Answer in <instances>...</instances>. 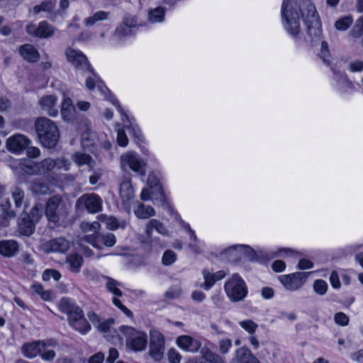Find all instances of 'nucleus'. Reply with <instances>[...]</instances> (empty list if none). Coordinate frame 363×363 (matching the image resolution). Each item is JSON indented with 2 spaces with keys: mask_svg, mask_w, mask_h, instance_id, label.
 I'll list each match as a JSON object with an SVG mask.
<instances>
[{
  "mask_svg": "<svg viewBox=\"0 0 363 363\" xmlns=\"http://www.w3.org/2000/svg\"><path fill=\"white\" fill-rule=\"evenodd\" d=\"M305 22L311 41L320 39L321 23L315 5L311 0H283L281 8V23L285 30L297 37L301 30L300 17Z\"/></svg>",
  "mask_w": 363,
  "mask_h": 363,
  "instance_id": "f257e3e1",
  "label": "nucleus"
},
{
  "mask_svg": "<svg viewBox=\"0 0 363 363\" xmlns=\"http://www.w3.org/2000/svg\"><path fill=\"white\" fill-rule=\"evenodd\" d=\"M35 127L43 146L47 148L56 146L60 138V133L57 125L52 121L45 117L39 118L35 121Z\"/></svg>",
  "mask_w": 363,
  "mask_h": 363,
  "instance_id": "f03ea898",
  "label": "nucleus"
},
{
  "mask_svg": "<svg viewBox=\"0 0 363 363\" xmlns=\"http://www.w3.org/2000/svg\"><path fill=\"white\" fill-rule=\"evenodd\" d=\"M118 330L125 337V347L128 350L139 352L146 349L147 335L145 332L128 325H121Z\"/></svg>",
  "mask_w": 363,
  "mask_h": 363,
  "instance_id": "7ed1b4c3",
  "label": "nucleus"
},
{
  "mask_svg": "<svg viewBox=\"0 0 363 363\" xmlns=\"http://www.w3.org/2000/svg\"><path fill=\"white\" fill-rule=\"evenodd\" d=\"M224 291L233 302L242 301L247 295V286L244 279L237 273L233 274L224 284Z\"/></svg>",
  "mask_w": 363,
  "mask_h": 363,
  "instance_id": "20e7f679",
  "label": "nucleus"
},
{
  "mask_svg": "<svg viewBox=\"0 0 363 363\" xmlns=\"http://www.w3.org/2000/svg\"><path fill=\"white\" fill-rule=\"evenodd\" d=\"M121 168L123 171L132 170L137 174L144 177L146 174V162L135 152L128 151L120 157Z\"/></svg>",
  "mask_w": 363,
  "mask_h": 363,
  "instance_id": "39448f33",
  "label": "nucleus"
},
{
  "mask_svg": "<svg viewBox=\"0 0 363 363\" xmlns=\"http://www.w3.org/2000/svg\"><path fill=\"white\" fill-rule=\"evenodd\" d=\"M165 337L157 330H150L148 355L155 362L162 360L165 352Z\"/></svg>",
  "mask_w": 363,
  "mask_h": 363,
  "instance_id": "423d86ee",
  "label": "nucleus"
},
{
  "mask_svg": "<svg viewBox=\"0 0 363 363\" xmlns=\"http://www.w3.org/2000/svg\"><path fill=\"white\" fill-rule=\"evenodd\" d=\"M67 214L65 203L60 196L50 198L47 202L45 216L49 223L55 226L60 224V219Z\"/></svg>",
  "mask_w": 363,
  "mask_h": 363,
  "instance_id": "0eeeda50",
  "label": "nucleus"
},
{
  "mask_svg": "<svg viewBox=\"0 0 363 363\" xmlns=\"http://www.w3.org/2000/svg\"><path fill=\"white\" fill-rule=\"evenodd\" d=\"M103 201L97 194H84L77 201L76 207L79 209L86 210L89 213H96L102 210Z\"/></svg>",
  "mask_w": 363,
  "mask_h": 363,
  "instance_id": "6e6552de",
  "label": "nucleus"
},
{
  "mask_svg": "<svg viewBox=\"0 0 363 363\" xmlns=\"http://www.w3.org/2000/svg\"><path fill=\"white\" fill-rule=\"evenodd\" d=\"M311 272H294L286 275H281L279 280L284 288L290 291H296L303 286Z\"/></svg>",
  "mask_w": 363,
  "mask_h": 363,
  "instance_id": "1a4fd4ad",
  "label": "nucleus"
},
{
  "mask_svg": "<svg viewBox=\"0 0 363 363\" xmlns=\"http://www.w3.org/2000/svg\"><path fill=\"white\" fill-rule=\"evenodd\" d=\"M56 28L46 21H43L38 26L30 23L26 26V33L33 37L48 38L54 35Z\"/></svg>",
  "mask_w": 363,
  "mask_h": 363,
  "instance_id": "9d476101",
  "label": "nucleus"
},
{
  "mask_svg": "<svg viewBox=\"0 0 363 363\" xmlns=\"http://www.w3.org/2000/svg\"><path fill=\"white\" fill-rule=\"evenodd\" d=\"M106 98L108 101L116 106L118 112L123 116V118L121 119L122 121H126L129 123V125H126V127L129 130L130 133L132 134L135 138L139 140H142V132L138 125L135 123L134 118H130L129 116L124 112L117 99H116L112 94H109L108 96H106Z\"/></svg>",
  "mask_w": 363,
  "mask_h": 363,
  "instance_id": "9b49d317",
  "label": "nucleus"
},
{
  "mask_svg": "<svg viewBox=\"0 0 363 363\" xmlns=\"http://www.w3.org/2000/svg\"><path fill=\"white\" fill-rule=\"evenodd\" d=\"M65 55L67 60L77 69L92 72L91 65L88 62L87 57L80 50L68 48L65 51Z\"/></svg>",
  "mask_w": 363,
  "mask_h": 363,
  "instance_id": "f8f14e48",
  "label": "nucleus"
},
{
  "mask_svg": "<svg viewBox=\"0 0 363 363\" xmlns=\"http://www.w3.org/2000/svg\"><path fill=\"white\" fill-rule=\"evenodd\" d=\"M41 248L46 253L64 254L70 248V241L64 237H58L45 242Z\"/></svg>",
  "mask_w": 363,
  "mask_h": 363,
  "instance_id": "ddd939ff",
  "label": "nucleus"
},
{
  "mask_svg": "<svg viewBox=\"0 0 363 363\" xmlns=\"http://www.w3.org/2000/svg\"><path fill=\"white\" fill-rule=\"evenodd\" d=\"M119 196L125 208L129 209L130 202L135 197V189L130 177H123L119 184Z\"/></svg>",
  "mask_w": 363,
  "mask_h": 363,
  "instance_id": "4468645a",
  "label": "nucleus"
},
{
  "mask_svg": "<svg viewBox=\"0 0 363 363\" xmlns=\"http://www.w3.org/2000/svg\"><path fill=\"white\" fill-rule=\"evenodd\" d=\"M30 140L25 135L16 134L6 140L8 150L16 154H20L30 145Z\"/></svg>",
  "mask_w": 363,
  "mask_h": 363,
  "instance_id": "2eb2a0df",
  "label": "nucleus"
},
{
  "mask_svg": "<svg viewBox=\"0 0 363 363\" xmlns=\"http://www.w3.org/2000/svg\"><path fill=\"white\" fill-rule=\"evenodd\" d=\"M242 254L247 257H252L255 255V251L249 245H235L221 252V255L228 258H238Z\"/></svg>",
  "mask_w": 363,
  "mask_h": 363,
  "instance_id": "dca6fc26",
  "label": "nucleus"
},
{
  "mask_svg": "<svg viewBox=\"0 0 363 363\" xmlns=\"http://www.w3.org/2000/svg\"><path fill=\"white\" fill-rule=\"evenodd\" d=\"M57 162L55 160L51 158H46L39 163H34L30 162L28 167L30 169V173L45 174L54 169L57 165Z\"/></svg>",
  "mask_w": 363,
  "mask_h": 363,
  "instance_id": "f3484780",
  "label": "nucleus"
},
{
  "mask_svg": "<svg viewBox=\"0 0 363 363\" xmlns=\"http://www.w3.org/2000/svg\"><path fill=\"white\" fill-rule=\"evenodd\" d=\"M177 344L180 348L190 352H197L201 345L199 340L189 335H181L178 337Z\"/></svg>",
  "mask_w": 363,
  "mask_h": 363,
  "instance_id": "a211bd4d",
  "label": "nucleus"
},
{
  "mask_svg": "<svg viewBox=\"0 0 363 363\" xmlns=\"http://www.w3.org/2000/svg\"><path fill=\"white\" fill-rule=\"evenodd\" d=\"M233 362L234 363H260L259 359L245 346L241 347L235 351Z\"/></svg>",
  "mask_w": 363,
  "mask_h": 363,
  "instance_id": "6ab92c4d",
  "label": "nucleus"
},
{
  "mask_svg": "<svg viewBox=\"0 0 363 363\" xmlns=\"http://www.w3.org/2000/svg\"><path fill=\"white\" fill-rule=\"evenodd\" d=\"M153 230L164 236H169V231L159 220L150 219L145 225V233L147 238H151Z\"/></svg>",
  "mask_w": 363,
  "mask_h": 363,
  "instance_id": "aec40b11",
  "label": "nucleus"
},
{
  "mask_svg": "<svg viewBox=\"0 0 363 363\" xmlns=\"http://www.w3.org/2000/svg\"><path fill=\"white\" fill-rule=\"evenodd\" d=\"M41 108L47 112L51 117H55L58 114L57 108H56L57 98L54 95H48L43 97L40 101Z\"/></svg>",
  "mask_w": 363,
  "mask_h": 363,
  "instance_id": "412c9836",
  "label": "nucleus"
},
{
  "mask_svg": "<svg viewBox=\"0 0 363 363\" xmlns=\"http://www.w3.org/2000/svg\"><path fill=\"white\" fill-rule=\"evenodd\" d=\"M135 216L139 219H148L155 216V211L152 206L145 205L140 201H137L133 209Z\"/></svg>",
  "mask_w": 363,
  "mask_h": 363,
  "instance_id": "4be33fe9",
  "label": "nucleus"
},
{
  "mask_svg": "<svg viewBox=\"0 0 363 363\" xmlns=\"http://www.w3.org/2000/svg\"><path fill=\"white\" fill-rule=\"evenodd\" d=\"M40 344L43 342L39 340L24 343L21 348V352L27 358H34L42 352Z\"/></svg>",
  "mask_w": 363,
  "mask_h": 363,
  "instance_id": "5701e85b",
  "label": "nucleus"
},
{
  "mask_svg": "<svg viewBox=\"0 0 363 363\" xmlns=\"http://www.w3.org/2000/svg\"><path fill=\"white\" fill-rule=\"evenodd\" d=\"M19 52L25 60L30 62H35L40 59L38 51L30 44L20 46Z\"/></svg>",
  "mask_w": 363,
  "mask_h": 363,
  "instance_id": "b1692460",
  "label": "nucleus"
},
{
  "mask_svg": "<svg viewBox=\"0 0 363 363\" xmlns=\"http://www.w3.org/2000/svg\"><path fill=\"white\" fill-rule=\"evenodd\" d=\"M61 116L63 120L72 121L76 116V109L69 98H65L63 100L61 107Z\"/></svg>",
  "mask_w": 363,
  "mask_h": 363,
  "instance_id": "393cba45",
  "label": "nucleus"
},
{
  "mask_svg": "<svg viewBox=\"0 0 363 363\" xmlns=\"http://www.w3.org/2000/svg\"><path fill=\"white\" fill-rule=\"evenodd\" d=\"M167 9L159 6L154 9H150L147 13V21L150 23H161L164 21Z\"/></svg>",
  "mask_w": 363,
  "mask_h": 363,
  "instance_id": "a878e982",
  "label": "nucleus"
},
{
  "mask_svg": "<svg viewBox=\"0 0 363 363\" xmlns=\"http://www.w3.org/2000/svg\"><path fill=\"white\" fill-rule=\"evenodd\" d=\"M97 218L100 222L104 223L106 225V228L111 230H114L119 228H124L126 225L125 221H119L116 218L108 216L105 214L99 215Z\"/></svg>",
  "mask_w": 363,
  "mask_h": 363,
  "instance_id": "bb28decb",
  "label": "nucleus"
},
{
  "mask_svg": "<svg viewBox=\"0 0 363 363\" xmlns=\"http://www.w3.org/2000/svg\"><path fill=\"white\" fill-rule=\"evenodd\" d=\"M161 173L157 171H152L147 176V184L150 189H155L160 192V200L164 201L165 197L160 186Z\"/></svg>",
  "mask_w": 363,
  "mask_h": 363,
  "instance_id": "cd10ccee",
  "label": "nucleus"
},
{
  "mask_svg": "<svg viewBox=\"0 0 363 363\" xmlns=\"http://www.w3.org/2000/svg\"><path fill=\"white\" fill-rule=\"evenodd\" d=\"M18 250V245L15 240L0 241V254L4 257H12Z\"/></svg>",
  "mask_w": 363,
  "mask_h": 363,
  "instance_id": "c85d7f7f",
  "label": "nucleus"
},
{
  "mask_svg": "<svg viewBox=\"0 0 363 363\" xmlns=\"http://www.w3.org/2000/svg\"><path fill=\"white\" fill-rule=\"evenodd\" d=\"M72 159L78 166L87 165L90 168H93L95 165V161L86 153L77 152L72 155Z\"/></svg>",
  "mask_w": 363,
  "mask_h": 363,
  "instance_id": "c756f323",
  "label": "nucleus"
},
{
  "mask_svg": "<svg viewBox=\"0 0 363 363\" xmlns=\"http://www.w3.org/2000/svg\"><path fill=\"white\" fill-rule=\"evenodd\" d=\"M110 13L105 11H98L92 16H89L84 20V24L87 26H93L98 22L106 21L108 18Z\"/></svg>",
  "mask_w": 363,
  "mask_h": 363,
  "instance_id": "7c9ffc66",
  "label": "nucleus"
},
{
  "mask_svg": "<svg viewBox=\"0 0 363 363\" xmlns=\"http://www.w3.org/2000/svg\"><path fill=\"white\" fill-rule=\"evenodd\" d=\"M66 262L71 272L77 273L83 264V258L78 254H71L67 257Z\"/></svg>",
  "mask_w": 363,
  "mask_h": 363,
  "instance_id": "2f4dec72",
  "label": "nucleus"
},
{
  "mask_svg": "<svg viewBox=\"0 0 363 363\" xmlns=\"http://www.w3.org/2000/svg\"><path fill=\"white\" fill-rule=\"evenodd\" d=\"M82 240L97 249H101L103 246H105V237L104 234L96 233L95 235H85Z\"/></svg>",
  "mask_w": 363,
  "mask_h": 363,
  "instance_id": "473e14b6",
  "label": "nucleus"
},
{
  "mask_svg": "<svg viewBox=\"0 0 363 363\" xmlns=\"http://www.w3.org/2000/svg\"><path fill=\"white\" fill-rule=\"evenodd\" d=\"M78 306L69 298H62L58 303L59 310L67 315L72 312Z\"/></svg>",
  "mask_w": 363,
  "mask_h": 363,
  "instance_id": "72a5a7b5",
  "label": "nucleus"
},
{
  "mask_svg": "<svg viewBox=\"0 0 363 363\" xmlns=\"http://www.w3.org/2000/svg\"><path fill=\"white\" fill-rule=\"evenodd\" d=\"M86 86L88 89L104 91L106 89L105 84L96 76L87 77L86 80Z\"/></svg>",
  "mask_w": 363,
  "mask_h": 363,
  "instance_id": "f704fd0d",
  "label": "nucleus"
},
{
  "mask_svg": "<svg viewBox=\"0 0 363 363\" xmlns=\"http://www.w3.org/2000/svg\"><path fill=\"white\" fill-rule=\"evenodd\" d=\"M104 279H106V289L112 293L113 295L121 297L123 295V292L121 289L118 288V286L121 285V284L116 281L115 279L108 277H104Z\"/></svg>",
  "mask_w": 363,
  "mask_h": 363,
  "instance_id": "c9c22d12",
  "label": "nucleus"
},
{
  "mask_svg": "<svg viewBox=\"0 0 363 363\" xmlns=\"http://www.w3.org/2000/svg\"><path fill=\"white\" fill-rule=\"evenodd\" d=\"M318 56L326 65H330L331 62V54L329 50L328 44L326 41L322 40L320 43V50Z\"/></svg>",
  "mask_w": 363,
  "mask_h": 363,
  "instance_id": "e433bc0d",
  "label": "nucleus"
},
{
  "mask_svg": "<svg viewBox=\"0 0 363 363\" xmlns=\"http://www.w3.org/2000/svg\"><path fill=\"white\" fill-rule=\"evenodd\" d=\"M201 352L203 358L211 363H225L223 357L213 352L208 348H202Z\"/></svg>",
  "mask_w": 363,
  "mask_h": 363,
  "instance_id": "4c0bfd02",
  "label": "nucleus"
},
{
  "mask_svg": "<svg viewBox=\"0 0 363 363\" xmlns=\"http://www.w3.org/2000/svg\"><path fill=\"white\" fill-rule=\"evenodd\" d=\"M71 326L82 335L86 334L91 330V325L84 316L74 322Z\"/></svg>",
  "mask_w": 363,
  "mask_h": 363,
  "instance_id": "58836bf2",
  "label": "nucleus"
},
{
  "mask_svg": "<svg viewBox=\"0 0 363 363\" xmlns=\"http://www.w3.org/2000/svg\"><path fill=\"white\" fill-rule=\"evenodd\" d=\"M295 253L296 252L290 248L281 247L275 251L270 252L267 254V256L271 259L274 257L286 258L287 257L294 256Z\"/></svg>",
  "mask_w": 363,
  "mask_h": 363,
  "instance_id": "ea45409f",
  "label": "nucleus"
},
{
  "mask_svg": "<svg viewBox=\"0 0 363 363\" xmlns=\"http://www.w3.org/2000/svg\"><path fill=\"white\" fill-rule=\"evenodd\" d=\"M115 320L113 318H108L106 320H104L102 322H99L98 325H96L97 329L104 333H111L113 332V335H117V331L114 329L112 330L111 325L114 323Z\"/></svg>",
  "mask_w": 363,
  "mask_h": 363,
  "instance_id": "a19ab883",
  "label": "nucleus"
},
{
  "mask_svg": "<svg viewBox=\"0 0 363 363\" xmlns=\"http://www.w3.org/2000/svg\"><path fill=\"white\" fill-rule=\"evenodd\" d=\"M204 283L201 286L205 290L208 291L216 282L213 274L208 269H204L202 271Z\"/></svg>",
  "mask_w": 363,
  "mask_h": 363,
  "instance_id": "79ce46f5",
  "label": "nucleus"
},
{
  "mask_svg": "<svg viewBox=\"0 0 363 363\" xmlns=\"http://www.w3.org/2000/svg\"><path fill=\"white\" fill-rule=\"evenodd\" d=\"M55 6V4L52 1H44L40 4L35 5L33 9L35 14H38L41 11L51 13Z\"/></svg>",
  "mask_w": 363,
  "mask_h": 363,
  "instance_id": "37998d69",
  "label": "nucleus"
},
{
  "mask_svg": "<svg viewBox=\"0 0 363 363\" xmlns=\"http://www.w3.org/2000/svg\"><path fill=\"white\" fill-rule=\"evenodd\" d=\"M80 228L84 233L91 232L92 234L95 235L99 230L101 225L99 221H94L93 223L83 221L80 224Z\"/></svg>",
  "mask_w": 363,
  "mask_h": 363,
  "instance_id": "c03bdc74",
  "label": "nucleus"
},
{
  "mask_svg": "<svg viewBox=\"0 0 363 363\" xmlns=\"http://www.w3.org/2000/svg\"><path fill=\"white\" fill-rule=\"evenodd\" d=\"M35 225V223H33L28 219H22L21 222L19 223L21 233L25 235H31L34 232Z\"/></svg>",
  "mask_w": 363,
  "mask_h": 363,
  "instance_id": "a18cd8bd",
  "label": "nucleus"
},
{
  "mask_svg": "<svg viewBox=\"0 0 363 363\" xmlns=\"http://www.w3.org/2000/svg\"><path fill=\"white\" fill-rule=\"evenodd\" d=\"M350 33L354 38H359L363 35V16L356 21Z\"/></svg>",
  "mask_w": 363,
  "mask_h": 363,
  "instance_id": "49530a36",
  "label": "nucleus"
},
{
  "mask_svg": "<svg viewBox=\"0 0 363 363\" xmlns=\"http://www.w3.org/2000/svg\"><path fill=\"white\" fill-rule=\"evenodd\" d=\"M353 19L351 16H344L339 18L335 23L338 30H346L352 23Z\"/></svg>",
  "mask_w": 363,
  "mask_h": 363,
  "instance_id": "de8ad7c7",
  "label": "nucleus"
},
{
  "mask_svg": "<svg viewBox=\"0 0 363 363\" xmlns=\"http://www.w3.org/2000/svg\"><path fill=\"white\" fill-rule=\"evenodd\" d=\"M131 35V30L123 23L120 26L117 27L114 31L113 37L116 40H121L123 38Z\"/></svg>",
  "mask_w": 363,
  "mask_h": 363,
  "instance_id": "09e8293b",
  "label": "nucleus"
},
{
  "mask_svg": "<svg viewBox=\"0 0 363 363\" xmlns=\"http://www.w3.org/2000/svg\"><path fill=\"white\" fill-rule=\"evenodd\" d=\"M240 326L244 329L246 332H247L250 335H253L257 328L258 325L255 323L252 320L248 319L245 320H242L239 322Z\"/></svg>",
  "mask_w": 363,
  "mask_h": 363,
  "instance_id": "8fccbe9b",
  "label": "nucleus"
},
{
  "mask_svg": "<svg viewBox=\"0 0 363 363\" xmlns=\"http://www.w3.org/2000/svg\"><path fill=\"white\" fill-rule=\"evenodd\" d=\"M30 189L35 194H45L49 189L47 184L35 180L30 183Z\"/></svg>",
  "mask_w": 363,
  "mask_h": 363,
  "instance_id": "3c124183",
  "label": "nucleus"
},
{
  "mask_svg": "<svg viewBox=\"0 0 363 363\" xmlns=\"http://www.w3.org/2000/svg\"><path fill=\"white\" fill-rule=\"evenodd\" d=\"M42 215V207H38V206H35L33 207L32 209L30 210V213L28 215V219L34 223H37L41 218Z\"/></svg>",
  "mask_w": 363,
  "mask_h": 363,
  "instance_id": "603ef678",
  "label": "nucleus"
},
{
  "mask_svg": "<svg viewBox=\"0 0 363 363\" xmlns=\"http://www.w3.org/2000/svg\"><path fill=\"white\" fill-rule=\"evenodd\" d=\"M177 259L176 253L171 250H166L162 256V262L164 265L169 266L173 264Z\"/></svg>",
  "mask_w": 363,
  "mask_h": 363,
  "instance_id": "864d4df0",
  "label": "nucleus"
},
{
  "mask_svg": "<svg viewBox=\"0 0 363 363\" xmlns=\"http://www.w3.org/2000/svg\"><path fill=\"white\" fill-rule=\"evenodd\" d=\"M51 277L55 281H58L61 278V274L57 270L53 269H48L43 272L42 275L43 281H49Z\"/></svg>",
  "mask_w": 363,
  "mask_h": 363,
  "instance_id": "5fc2aeb1",
  "label": "nucleus"
},
{
  "mask_svg": "<svg viewBox=\"0 0 363 363\" xmlns=\"http://www.w3.org/2000/svg\"><path fill=\"white\" fill-rule=\"evenodd\" d=\"M313 289L319 295H324L328 289L327 283L322 279H317L313 283Z\"/></svg>",
  "mask_w": 363,
  "mask_h": 363,
  "instance_id": "6e6d98bb",
  "label": "nucleus"
},
{
  "mask_svg": "<svg viewBox=\"0 0 363 363\" xmlns=\"http://www.w3.org/2000/svg\"><path fill=\"white\" fill-rule=\"evenodd\" d=\"M84 316L82 309L79 306L75 308V309L68 315V321L69 325H71L74 322L77 321Z\"/></svg>",
  "mask_w": 363,
  "mask_h": 363,
  "instance_id": "4d7b16f0",
  "label": "nucleus"
},
{
  "mask_svg": "<svg viewBox=\"0 0 363 363\" xmlns=\"http://www.w3.org/2000/svg\"><path fill=\"white\" fill-rule=\"evenodd\" d=\"M12 196L17 208H20L23 204L24 192L18 188H16L12 192Z\"/></svg>",
  "mask_w": 363,
  "mask_h": 363,
  "instance_id": "13d9d810",
  "label": "nucleus"
},
{
  "mask_svg": "<svg viewBox=\"0 0 363 363\" xmlns=\"http://www.w3.org/2000/svg\"><path fill=\"white\" fill-rule=\"evenodd\" d=\"M334 321L341 326H346L349 324V317L342 312L336 313L334 315Z\"/></svg>",
  "mask_w": 363,
  "mask_h": 363,
  "instance_id": "bf43d9fd",
  "label": "nucleus"
},
{
  "mask_svg": "<svg viewBox=\"0 0 363 363\" xmlns=\"http://www.w3.org/2000/svg\"><path fill=\"white\" fill-rule=\"evenodd\" d=\"M117 143L121 147H125L128 143V137L124 130L121 128L117 129Z\"/></svg>",
  "mask_w": 363,
  "mask_h": 363,
  "instance_id": "052dcab7",
  "label": "nucleus"
},
{
  "mask_svg": "<svg viewBox=\"0 0 363 363\" xmlns=\"http://www.w3.org/2000/svg\"><path fill=\"white\" fill-rule=\"evenodd\" d=\"M232 347V341L230 339H222L219 341V351L222 354H226Z\"/></svg>",
  "mask_w": 363,
  "mask_h": 363,
  "instance_id": "680f3d73",
  "label": "nucleus"
},
{
  "mask_svg": "<svg viewBox=\"0 0 363 363\" xmlns=\"http://www.w3.org/2000/svg\"><path fill=\"white\" fill-rule=\"evenodd\" d=\"M182 293V290L179 287H171L164 294V296L168 299H174L178 298Z\"/></svg>",
  "mask_w": 363,
  "mask_h": 363,
  "instance_id": "e2e57ef3",
  "label": "nucleus"
},
{
  "mask_svg": "<svg viewBox=\"0 0 363 363\" xmlns=\"http://www.w3.org/2000/svg\"><path fill=\"white\" fill-rule=\"evenodd\" d=\"M167 357L169 361L171 363H179L181 361V355L176 350L173 348H171L168 350Z\"/></svg>",
  "mask_w": 363,
  "mask_h": 363,
  "instance_id": "0e129e2a",
  "label": "nucleus"
},
{
  "mask_svg": "<svg viewBox=\"0 0 363 363\" xmlns=\"http://www.w3.org/2000/svg\"><path fill=\"white\" fill-rule=\"evenodd\" d=\"M138 19L136 16L126 14L123 21V23L128 26L129 28H134L136 26Z\"/></svg>",
  "mask_w": 363,
  "mask_h": 363,
  "instance_id": "69168bd1",
  "label": "nucleus"
},
{
  "mask_svg": "<svg viewBox=\"0 0 363 363\" xmlns=\"http://www.w3.org/2000/svg\"><path fill=\"white\" fill-rule=\"evenodd\" d=\"M113 303L116 306L118 307V308L121 309V311H123L128 317H132L133 316V313L128 308H126L121 301V300H119L118 298H113Z\"/></svg>",
  "mask_w": 363,
  "mask_h": 363,
  "instance_id": "338daca9",
  "label": "nucleus"
},
{
  "mask_svg": "<svg viewBox=\"0 0 363 363\" xmlns=\"http://www.w3.org/2000/svg\"><path fill=\"white\" fill-rule=\"evenodd\" d=\"M313 263L311 260H309L308 259H301L298 261L297 268L298 269L303 270V269H311V268H313Z\"/></svg>",
  "mask_w": 363,
  "mask_h": 363,
  "instance_id": "774afa93",
  "label": "nucleus"
}]
</instances>
